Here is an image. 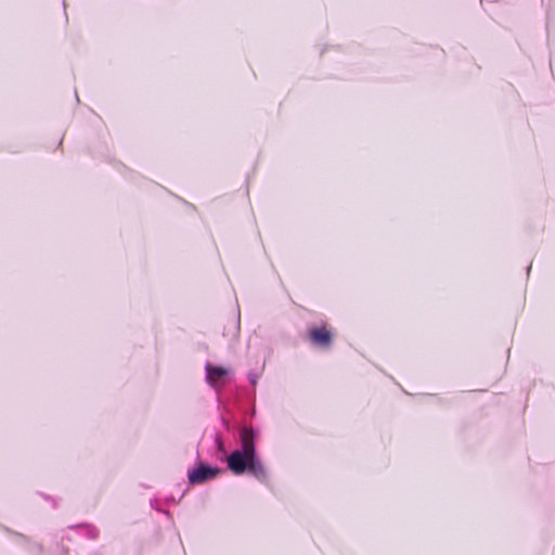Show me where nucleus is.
Listing matches in <instances>:
<instances>
[{"instance_id":"7ed1b4c3","label":"nucleus","mask_w":555,"mask_h":555,"mask_svg":"<svg viewBox=\"0 0 555 555\" xmlns=\"http://www.w3.org/2000/svg\"><path fill=\"white\" fill-rule=\"evenodd\" d=\"M220 469L217 467L199 465L195 469L189 472V480L193 485L203 483L209 479L215 478Z\"/></svg>"},{"instance_id":"39448f33","label":"nucleus","mask_w":555,"mask_h":555,"mask_svg":"<svg viewBox=\"0 0 555 555\" xmlns=\"http://www.w3.org/2000/svg\"><path fill=\"white\" fill-rule=\"evenodd\" d=\"M249 380H250V383H251L253 385H255V384L257 383V376H256V375H254V374H250V375H249Z\"/></svg>"},{"instance_id":"423d86ee","label":"nucleus","mask_w":555,"mask_h":555,"mask_svg":"<svg viewBox=\"0 0 555 555\" xmlns=\"http://www.w3.org/2000/svg\"><path fill=\"white\" fill-rule=\"evenodd\" d=\"M218 446H219V451L222 452L223 454H225V450L223 449L222 447V442L221 441H218Z\"/></svg>"},{"instance_id":"f03ea898","label":"nucleus","mask_w":555,"mask_h":555,"mask_svg":"<svg viewBox=\"0 0 555 555\" xmlns=\"http://www.w3.org/2000/svg\"><path fill=\"white\" fill-rule=\"evenodd\" d=\"M205 369L207 383L216 389V391H219L224 384V377L229 374V370L209 363L206 364Z\"/></svg>"},{"instance_id":"f257e3e1","label":"nucleus","mask_w":555,"mask_h":555,"mask_svg":"<svg viewBox=\"0 0 555 555\" xmlns=\"http://www.w3.org/2000/svg\"><path fill=\"white\" fill-rule=\"evenodd\" d=\"M257 433L253 427L244 426L238 431V448L232 451L227 457L228 468L234 475H242L248 472L260 481H264L268 472L257 454Z\"/></svg>"},{"instance_id":"20e7f679","label":"nucleus","mask_w":555,"mask_h":555,"mask_svg":"<svg viewBox=\"0 0 555 555\" xmlns=\"http://www.w3.org/2000/svg\"><path fill=\"white\" fill-rule=\"evenodd\" d=\"M311 340L319 346H328L331 344V332L325 327H314L310 331Z\"/></svg>"}]
</instances>
